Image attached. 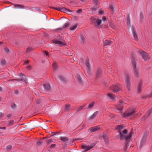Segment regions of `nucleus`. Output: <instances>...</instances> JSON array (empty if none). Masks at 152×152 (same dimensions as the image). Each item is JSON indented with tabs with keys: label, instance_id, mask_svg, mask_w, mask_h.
I'll list each match as a JSON object with an SVG mask.
<instances>
[{
	"label": "nucleus",
	"instance_id": "nucleus-49",
	"mask_svg": "<svg viewBox=\"0 0 152 152\" xmlns=\"http://www.w3.org/2000/svg\"><path fill=\"white\" fill-rule=\"evenodd\" d=\"M6 62V61L5 60H2L1 61V64L2 65L4 64Z\"/></svg>",
	"mask_w": 152,
	"mask_h": 152
},
{
	"label": "nucleus",
	"instance_id": "nucleus-17",
	"mask_svg": "<svg viewBox=\"0 0 152 152\" xmlns=\"http://www.w3.org/2000/svg\"><path fill=\"white\" fill-rule=\"evenodd\" d=\"M103 42L104 44V46H105L107 45H111L113 42L110 40L106 39L105 41H103Z\"/></svg>",
	"mask_w": 152,
	"mask_h": 152
},
{
	"label": "nucleus",
	"instance_id": "nucleus-7",
	"mask_svg": "<svg viewBox=\"0 0 152 152\" xmlns=\"http://www.w3.org/2000/svg\"><path fill=\"white\" fill-rule=\"evenodd\" d=\"M89 60L88 59H86L85 61V64L87 67V72L89 75L91 73V71L90 69V66L89 63Z\"/></svg>",
	"mask_w": 152,
	"mask_h": 152
},
{
	"label": "nucleus",
	"instance_id": "nucleus-51",
	"mask_svg": "<svg viewBox=\"0 0 152 152\" xmlns=\"http://www.w3.org/2000/svg\"><path fill=\"white\" fill-rule=\"evenodd\" d=\"M11 107L12 108H14L15 107V104L14 103H12L11 104Z\"/></svg>",
	"mask_w": 152,
	"mask_h": 152
},
{
	"label": "nucleus",
	"instance_id": "nucleus-11",
	"mask_svg": "<svg viewBox=\"0 0 152 152\" xmlns=\"http://www.w3.org/2000/svg\"><path fill=\"white\" fill-rule=\"evenodd\" d=\"M53 42L55 44H58L61 46H63L66 45V43L64 41L62 42L58 40L55 39L53 40Z\"/></svg>",
	"mask_w": 152,
	"mask_h": 152
},
{
	"label": "nucleus",
	"instance_id": "nucleus-54",
	"mask_svg": "<svg viewBox=\"0 0 152 152\" xmlns=\"http://www.w3.org/2000/svg\"><path fill=\"white\" fill-rule=\"evenodd\" d=\"M14 93L15 94L18 95V94L19 93L18 91V90H15L14 91Z\"/></svg>",
	"mask_w": 152,
	"mask_h": 152
},
{
	"label": "nucleus",
	"instance_id": "nucleus-22",
	"mask_svg": "<svg viewBox=\"0 0 152 152\" xmlns=\"http://www.w3.org/2000/svg\"><path fill=\"white\" fill-rule=\"evenodd\" d=\"M131 55L132 56V60H134L136 62V56L135 53L134 52H132L131 53Z\"/></svg>",
	"mask_w": 152,
	"mask_h": 152
},
{
	"label": "nucleus",
	"instance_id": "nucleus-47",
	"mask_svg": "<svg viewBox=\"0 0 152 152\" xmlns=\"http://www.w3.org/2000/svg\"><path fill=\"white\" fill-rule=\"evenodd\" d=\"M12 147V146L11 145H9L7 146L6 147V149L9 150L10 148H11Z\"/></svg>",
	"mask_w": 152,
	"mask_h": 152
},
{
	"label": "nucleus",
	"instance_id": "nucleus-41",
	"mask_svg": "<svg viewBox=\"0 0 152 152\" xmlns=\"http://www.w3.org/2000/svg\"><path fill=\"white\" fill-rule=\"evenodd\" d=\"M63 28H63V27L61 28H59L56 29L55 31H59L62 30Z\"/></svg>",
	"mask_w": 152,
	"mask_h": 152
},
{
	"label": "nucleus",
	"instance_id": "nucleus-21",
	"mask_svg": "<svg viewBox=\"0 0 152 152\" xmlns=\"http://www.w3.org/2000/svg\"><path fill=\"white\" fill-rule=\"evenodd\" d=\"M152 110L151 109L149 110L147 112V113L143 116V117L145 118H147L151 113Z\"/></svg>",
	"mask_w": 152,
	"mask_h": 152
},
{
	"label": "nucleus",
	"instance_id": "nucleus-38",
	"mask_svg": "<svg viewBox=\"0 0 152 152\" xmlns=\"http://www.w3.org/2000/svg\"><path fill=\"white\" fill-rule=\"evenodd\" d=\"M102 20L104 22H105L107 20V18L105 16H104L102 17Z\"/></svg>",
	"mask_w": 152,
	"mask_h": 152
},
{
	"label": "nucleus",
	"instance_id": "nucleus-40",
	"mask_svg": "<svg viewBox=\"0 0 152 152\" xmlns=\"http://www.w3.org/2000/svg\"><path fill=\"white\" fill-rule=\"evenodd\" d=\"M83 106H80L79 108H77V111H79L81 110H82L83 108Z\"/></svg>",
	"mask_w": 152,
	"mask_h": 152
},
{
	"label": "nucleus",
	"instance_id": "nucleus-44",
	"mask_svg": "<svg viewBox=\"0 0 152 152\" xmlns=\"http://www.w3.org/2000/svg\"><path fill=\"white\" fill-rule=\"evenodd\" d=\"M127 130L126 129L123 130L122 132V133L124 134H126L127 133Z\"/></svg>",
	"mask_w": 152,
	"mask_h": 152
},
{
	"label": "nucleus",
	"instance_id": "nucleus-48",
	"mask_svg": "<svg viewBox=\"0 0 152 152\" xmlns=\"http://www.w3.org/2000/svg\"><path fill=\"white\" fill-rule=\"evenodd\" d=\"M42 143V142L41 141L39 140L37 142V144L39 145H40Z\"/></svg>",
	"mask_w": 152,
	"mask_h": 152
},
{
	"label": "nucleus",
	"instance_id": "nucleus-13",
	"mask_svg": "<svg viewBox=\"0 0 152 152\" xmlns=\"http://www.w3.org/2000/svg\"><path fill=\"white\" fill-rule=\"evenodd\" d=\"M61 11L64 12L68 14H70L71 12L73 11L70 10L69 9H66L65 7H63L61 8Z\"/></svg>",
	"mask_w": 152,
	"mask_h": 152
},
{
	"label": "nucleus",
	"instance_id": "nucleus-25",
	"mask_svg": "<svg viewBox=\"0 0 152 152\" xmlns=\"http://www.w3.org/2000/svg\"><path fill=\"white\" fill-rule=\"evenodd\" d=\"M14 5L15 7L17 8L25 9L26 8L20 4L15 5Z\"/></svg>",
	"mask_w": 152,
	"mask_h": 152
},
{
	"label": "nucleus",
	"instance_id": "nucleus-33",
	"mask_svg": "<svg viewBox=\"0 0 152 152\" xmlns=\"http://www.w3.org/2000/svg\"><path fill=\"white\" fill-rule=\"evenodd\" d=\"M101 72V70L100 69H99L97 72L96 76L97 77H99Z\"/></svg>",
	"mask_w": 152,
	"mask_h": 152
},
{
	"label": "nucleus",
	"instance_id": "nucleus-5",
	"mask_svg": "<svg viewBox=\"0 0 152 152\" xmlns=\"http://www.w3.org/2000/svg\"><path fill=\"white\" fill-rule=\"evenodd\" d=\"M135 112L134 110H132L130 111H127L125 112L124 113L121 114V115L124 118H127L131 116H133L134 115Z\"/></svg>",
	"mask_w": 152,
	"mask_h": 152
},
{
	"label": "nucleus",
	"instance_id": "nucleus-31",
	"mask_svg": "<svg viewBox=\"0 0 152 152\" xmlns=\"http://www.w3.org/2000/svg\"><path fill=\"white\" fill-rule=\"evenodd\" d=\"M123 126L121 125H117L116 127V128L117 129L119 130V131L121 132L120 130L123 129ZM119 131H118V132Z\"/></svg>",
	"mask_w": 152,
	"mask_h": 152
},
{
	"label": "nucleus",
	"instance_id": "nucleus-45",
	"mask_svg": "<svg viewBox=\"0 0 152 152\" xmlns=\"http://www.w3.org/2000/svg\"><path fill=\"white\" fill-rule=\"evenodd\" d=\"M42 128L43 129H47L48 128V126H47L45 124H44L42 125Z\"/></svg>",
	"mask_w": 152,
	"mask_h": 152
},
{
	"label": "nucleus",
	"instance_id": "nucleus-32",
	"mask_svg": "<svg viewBox=\"0 0 152 152\" xmlns=\"http://www.w3.org/2000/svg\"><path fill=\"white\" fill-rule=\"evenodd\" d=\"M76 78L77 81L81 83L82 82V79L80 76L79 75H77L76 76Z\"/></svg>",
	"mask_w": 152,
	"mask_h": 152
},
{
	"label": "nucleus",
	"instance_id": "nucleus-14",
	"mask_svg": "<svg viewBox=\"0 0 152 152\" xmlns=\"http://www.w3.org/2000/svg\"><path fill=\"white\" fill-rule=\"evenodd\" d=\"M99 129V126H96L90 128L88 130L89 132L91 133L94 131L97 130Z\"/></svg>",
	"mask_w": 152,
	"mask_h": 152
},
{
	"label": "nucleus",
	"instance_id": "nucleus-52",
	"mask_svg": "<svg viewBox=\"0 0 152 152\" xmlns=\"http://www.w3.org/2000/svg\"><path fill=\"white\" fill-rule=\"evenodd\" d=\"M12 115V114L11 113L8 114L7 115V117L9 118L11 117Z\"/></svg>",
	"mask_w": 152,
	"mask_h": 152
},
{
	"label": "nucleus",
	"instance_id": "nucleus-50",
	"mask_svg": "<svg viewBox=\"0 0 152 152\" xmlns=\"http://www.w3.org/2000/svg\"><path fill=\"white\" fill-rule=\"evenodd\" d=\"M4 50L6 53H7L9 51V49L7 48H4Z\"/></svg>",
	"mask_w": 152,
	"mask_h": 152
},
{
	"label": "nucleus",
	"instance_id": "nucleus-10",
	"mask_svg": "<svg viewBox=\"0 0 152 152\" xmlns=\"http://www.w3.org/2000/svg\"><path fill=\"white\" fill-rule=\"evenodd\" d=\"M19 75L21 77V78L20 79H15V80H21L24 82L25 83H26L28 77L25 76L22 73H20Z\"/></svg>",
	"mask_w": 152,
	"mask_h": 152
},
{
	"label": "nucleus",
	"instance_id": "nucleus-57",
	"mask_svg": "<svg viewBox=\"0 0 152 152\" xmlns=\"http://www.w3.org/2000/svg\"><path fill=\"white\" fill-rule=\"evenodd\" d=\"M4 115V114L2 112H0V118H2Z\"/></svg>",
	"mask_w": 152,
	"mask_h": 152
},
{
	"label": "nucleus",
	"instance_id": "nucleus-1",
	"mask_svg": "<svg viewBox=\"0 0 152 152\" xmlns=\"http://www.w3.org/2000/svg\"><path fill=\"white\" fill-rule=\"evenodd\" d=\"M118 132L119 133V134L117 136V138H119L121 140L125 139L126 140L130 139L132 137V134H133V132L132 131H131L129 132V135L126 137L121 132L119 131Z\"/></svg>",
	"mask_w": 152,
	"mask_h": 152
},
{
	"label": "nucleus",
	"instance_id": "nucleus-23",
	"mask_svg": "<svg viewBox=\"0 0 152 152\" xmlns=\"http://www.w3.org/2000/svg\"><path fill=\"white\" fill-rule=\"evenodd\" d=\"M71 107V105L69 104H66L65 105L64 110L65 111H68Z\"/></svg>",
	"mask_w": 152,
	"mask_h": 152
},
{
	"label": "nucleus",
	"instance_id": "nucleus-20",
	"mask_svg": "<svg viewBox=\"0 0 152 152\" xmlns=\"http://www.w3.org/2000/svg\"><path fill=\"white\" fill-rule=\"evenodd\" d=\"M102 23V20L99 19H97L96 20L95 24L97 26H99Z\"/></svg>",
	"mask_w": 152,
	"mask_h": 152
},
{
	"label": "nucleus",
	"instance_id": "nucleus-56",
	"mask_svg": "<svg viewBox=\"0 0 152 152\" xmlns=\"http://www.w3.org/2000/svg\"><path fill=\"white\" fill-rule=\"evenodd\" d=\"M29 62V60H27V61H25L24 62V63H23V65H25V64H27Z\"/></svg>",
	"mask_w": 152,
	"mask_h": 152
},
{
	"label": "nucleus",
	"instance_id": "nucleus-62",
	"mask_svg": "<svg viewBox=\"0 0 152 152\" xmlns=\"http://www.w3.org/2000/svg\"><path fill=\"white\" fill-rule=\"evenodd\" d=\"M40 103V100H38L37 101V104H39Z\"/></svg>",
	"mask_w": 152,
	"mask_h": 152
},
{
	"label": "nucleus",
	"instance_id": "nucleus-42",
	"mask_svg": "<svg viewBox=\"0 0 152 152\" xmlns=\"http://www.w3.org/2000/svg\"><path fill=\"white\" fill-rule=\"evenodd\" d=\"M57 64L56 62H54L53 64V66L55 69H56L57 67Z\"/></svg>",
	"mask_w": 152,
	"mask_h": 152
},
{
	"label": "nucleus",
	"instance_id": "nucleus-2",
	"mask_svg": "<svg viewBox=\"0 0 152 152\" xmlns=\"http://www.w3.org/2000/svg\"><path fill=\"white\" fill-rule=\"evenodd\" d=\"M129 75L127 73H124L125 80L126 84L127 87L129 90L130 88V82L129 77Z\"/></svg>",
	"mask_w": 152,
	"mask_h": 152
},
{
	"label": "nucleus",
	"instance_id": "nucleus-53",
	"mask_svg": "<svg viewBox=\"0 0 152 152\" xmlns=\"http://www.w3.org/2000/svg\"><path fill=\"white\" fill-rule=\"evenodd\" d=\"M110 26L113 28H114V27H115V26L112 23H111L110 24Z\"/></svg>",
	"mask_w": 152,
	"mask_h": 152
},
{
	"label": "nucleus",
	"instance_id": "nucleus-61",
	"mask_svg": "<svg viewBox=\"0 0 152 152\" xmlns=\"http://www.w3.org/2000/svg\"><path fill=\"white\" fill-rule=\"evenodd\" d=\"M110 7L111 8V10L112 11H113L114 8H113V6L112 5H110Z\"/></svg>",
	"mask_w": 152,
	"mask_h": 152
},
{
	"label": "nucleus",
	"instance_id": "nucleus-12",
	"mask_svg": "<svg viewBox=\"0 0 152 152\" xmlns=\"http://www.w3.org/2000/svg\"><path fill=\"white\" fill-rule=\"evenodd\" d=\"M124 104V103L122 101L120 100L118 103L117 105L116 106V108L117 110L121 111L122 110V108L121 106Z\"/></svg>",
	"mask_w": 152,
	"mask_h": 152
},
{
	"label": "nucleus",
	"instance_id": "nucleus-64",
	"mask_svg": "<svg viewBox=\"0 0 152 152\" xmlns=\"http://www.w3.org/2000/svg\"><path fill=\"white\" fill-rule=\"evenodd\" d=\"M148 97H152V92L151 94L150 95L148 96Z\"/></svg>",
	"mask_w": 152,
	"mask_h": 152
},
{
	"label": "nucleus",
	"instance_id": "nucleus-43",
	"mask_svg": "<svg viewBox=\"0 0 152 152\" xmlns=\"http://www.w3.org/2000/svg\"><path fill=\"white\" fill-rule=\"evenodd\" d=\"M144 17V16L143 13L142 12H140V19H142Z\"/></svg>",
	"mask_w": 152,
	"mask_h": 152
},
{
	"label": "nucleus",
	"instance_id": "nucleus-60",
	"mask_svg": "<svg viewBox=\"0 0 152 152\" xmlns=\"http://www.w3.org/2000/svg\"><path fill=\"white\" fill-rule=\"evenodd\" d=\"M61 7H58V8H56V10H57L58 11H61Z\"/></svg>",
	"mask_w": 152,
	"mask_h": 152
},
{
	"label": "nucleus",
	"instance_id": "nucleus-3",
	"mask_svg": "<svg viewBox=\"0 0 152 152\" xmlns=\"http://www.w3.org/2000/svg\"><path fill=\"white\" fill-rule=\"evenodd\" d=\"M132 66L134 70V75L137 78L139 77V72L138 69L136 68V62L134 60H132Z\"/></svg>",
	"mask_w": 152,
	"mask_h": 152
},
{
	"label": "nucleus",
	"instance_id": "nucleus-36",
	"mask_svg": "<svg viewBox=\"0 0 152 152\" xmlns=\"http://www.w3.org/2000/svg\"><path fill=\"white\" fill-rule=\"evenodd\" d=\"M33 48L31 47H29L27 48L26 52H27L32 51Z\"/></svg>",
	"mask_w": 152,
	"mask_h": 152
},
{
	"label": "nucleus",
	"instance_id": "nucleus-63",
	"mask_svg": "<svg viewBox=\"0 0 152 152\" xmlns=\"http://www.w3.org/2000/svg\"><path fill=\"white\" fill-rule=\"evenodd\" d=\"M44 52L46 55L48 56V52H47L46 51H44Z\"/></svg>",
	"mask_w": 152,
	"mask_h": 152
},
{
	"label": "nucleus",
	"instance_id": "nucleus-27",
	"mask_svg": "<svg viewBox=\"0 0 152 152\" xmlns=\"http://www.w3.org/2000/svg\"><path fill=\"white\" fill-rule=\"evenodd\" d=\"M70 24V22H68L67 23H66L63 26V28H67L69 26Z\"/></svg>",
	"mask_w": 152,
	"mask_h": 152
},
{
	"label": "nucleus",
	"instance_id": "nucleus-58",
	"mask_svg": "<svg viewBox=\"0 0 152 152\" xmlns=\"http://www.w3.org/2000/svg\"><path fill=\"white\" fill-rule=\"evenodd\" d=\"M56 146V145L55 144H52L51 145V146L50 147L52 148H54Z\"/></svg>",
	"mask_w": 152,
	"mask_h": 152
},
{
	"label": "nucleus",
	"instance_id": "nucleus-15",
	"mask_svg": "<svg viewBox=\"0 0 152 152\" xmlns=\"http://www.w3.org/2000/svg\"><path fill=\"white\" fill-rule=\"evenodd\" d=\"M44 89L45 91H49L50 89V87L49 84L47 83L43 85Z\"/></svg>",
	"mask_w": 152,
	"mask_h": 152
},
{
	"label": "nucleus",
	"instance_id": "nucleus-8",
	"mask_svg": "<svg viewBox=\"0 0 152 152\" xmlns=\"http://www.w3.org/2000/svg\"><path fill=\"white\" fill-rule=\"evenodd\" d=\"M95 145V144L94 143H92L90 145H83L82 146V148L86 151H87L94 148Z\"/></svg>",
	"mask_w": 152,
	"mask_h": 152
},
{
	"label": "nucleus",
	"instance_id": "nucleus-55",
	"mask_svg": "<svg viewBox=\"0 0 152 152\" xmlns=\"http://www.w3.org/2000/svg\"><path fill=\"white\" fill-rule=\"evenodd\" d=\"M91 9L94 11H96V8L92 7L91 8Z\"/></svg>",
	"mask_w": 152,
	"mask_h": 152
},
{
	"label": "nucleus",
	"instance_id": "nucleus-9",
	"mask_svg": "<svg viewBox=\"0 0 152 152\" xmlns=\"http://www.w3.org/2000/svg\"><path fill=\"white\" fill-rule=\"evenodd\" d=\"M149 133L148 132H146L144 133L143 136L140 142V145L142 146L145 143L147 136L148 135Z\"/></svg>",
	"mask_w": 152,
	"mask_h": 152
},
{
	"label": "nucleus",
	"instance_id": "nucleus-26",
	"mask_svg": "<svg viewBox=\"0 0 152 152\" xmlns=\"http://www.w3.org/2000/svg\"><path fill=\"white\" fill-rule=\"evenodd\" d=\"M60 80L63 83H64L66 81V79L64 77L62 76H59Z\"/></svg>",
	"mask_w": 152,
	"mask_h": 152
},
{
	"label": "nucleus",
	"instance_id": "nucleus-29",
	"mask_svg": "<svg viewBox=\"0 0 152 152\" xmlns=\"http://www.w3.org/2000/svg\"><path fill=\"white\" fill-rule=\"evenodd\" d=\"M98 112L97 111L95 112L91 115L90 118L91 119H93L98 114Z\"/></svg>",
	"mask_w": 152,
	"mask_h": 152
},
{
	"label": "nucleus",
	"instance_id": "nucleus-28",
	"mask_svg": "<svg viewBox=\"0 0 152 152\" xmlns=\"http://www.w3.org/2000/svg\"><path fill=\"white\" fill-rule=\"evenodd\" d=\"M126 20H127V23L128 26H130V19H129V15H128L126 16Z\"/></svg>",
	"mask_w": 152,
	"mask_h": 152
},
{
	"label": "nucleus",
	"instance_id": "nucleus-35",
	"mask_svg": "<svg viewBox=\"0 0 152 152\" xmlns=\"http://www.w3.org/2000/svg\"><path fill=\"white\" fill-rule=\"evenodd\" d=\"M94 104V102H92L90 104L88 105V106L87 107V108H90L92 107H93Z\"/></svg>",
	"mask_w": 152,
	"mask_h": 152
},
{
	"label": "nucleus",
	"instance_id": "nucleus-4",
	"mask_svg": "<svg viewBox=\"0 0 152 152\" xmlns=\"http://www.w3.org/2000/svg\"><path fill=\"white\" fill-rule=\"evenodd\" d=\"M139 52L145 61H146L147 60L150 59V56L147 53L145 52L142 50H140L139 51Z\"/></svg>",
	"mask_w": 152,
	"mask_h": 152
},
{
	"label": "nucleus",
	"instance_id": "nucleus-37",
	"mask_svg": "<svg viewBox=\"0 0 152 152\" xmlns=\"http://www.w3.org/2000/svg\"><path fill=\"white\" fill-rule=\"evenodd\" d=\"M77 27V25H75L74 26H72L70 28V29L71 30H74Z\"/></svg>",
	"mask_w": 152,
	"mask_h": 152
},
{
	"label": "nucleus",
	"instance_id": "nucleus-18",
	"mask_svg": "<svg viewBox=\"0 0 152 152\" xmlns=\"http://www.w3.org/2000/svg\"><path fill=\"white\" fill-rule=\"evenodd\" d=\"M107 96L111 99L113 100H116L117 97H116L114 95L111 94L110 93H109L107 94Z\"/></svg>",
	"mask_w": 152,
	"mask_h": 152
},
{
	"label": "nucleus",
	"instance_id": "nucleus-19",
	"mask_svg": "<svg viewBox=\"0 0 152 152\" xmlns=\"http://www.w3.org/2000/svg\"><path fill=\"white\" fill-rule=\"evenodd\" d=\"M132 33L134 39L137 40L138 39V37L137 36L135 28H133Z\"/></svg>",
	"mask_w": 152,
	"mask_h": 152
},
{
	"label": "nucleus",
	"instance_id": "nucleus-30",
	"mask_svg": "<svg viewBox=\"0 0 152 152\" xmlns=\"http://www.w3.org/2000/svg\"><path fill=\"white\" fill-rule=\"evenodd\" d=\"M61 140L63 142H65L68 140L69 139L66 137H63L61 138Z\"/></svg>",
	"mask_w": 152,
	"mask_h": 152
},
{
	"label": "nucleus",
	"instance_id": "nucleus-16",
	"mask_svg": "<svg viewBox=\"0 0 152 152\" xmlns=\"http://www.w3.org/2000/svg\"><path fill=\"white\" fill-rule=\"evenodd\" d=\"M142 83L141 82H140L138 84L137 88V90L138 93H140L141 92L142 90Z\"/></svg>",
	"mask_w": 152,
	"mask_h": 152
},
{
	"label": "nucleus",
	"instance_id": "nucleus-59",
	"mask_svg": "<svg viewBox=\"0 0 152 152\" xmlns=\"http://www.w3.org/2000/svg\"><path fill=\"white\" fill-rule=\"evenodd\" d=\"M82 12V10L81 9H79L77 10V13H80L81 12Z\"/></svg>",
	"mask_w": 152,
	"mask_h": 152
},
{
	"label": "nucleus",
	"instance_id": "nucleus-24",
	"mask_svg": "<svg viewBox=\"0 0 152 152\" xmlns=\"http://www.w3.org/2000/svg\"><path fill=\"white\" fill-rule=\"evenodd\" d=\"M80 40L81 43H84L86 41V38L82 35L80 36Z\"/></svg>",
	"mask_w": 152,
	"mask_h": 152
},
{
	"label": "nucleus",
	"instance_id": "nucleus-39",
	"mask_svg": "<svg viewBox=\"0 0 152 152\" xmlns=\"http://www.w3.org/2000/svg\"><path fill=\"white\" fill-rule=\"evenodd\" d=\"M47 142H48V144L51 143V142L53 141V140L52 139H49L47 140Z\"/></svg>",
	"mask_w": 152,
	"mask_h": 152
},
{
	"label": "nucleus",
	"instance_id": "nucleus-6",
	"mask_svg": "<svg viewBox=\"0 0 152 152\" xmlns=\"http://www.w3.org/2000/svg\"><path fill=\"white\" fill-rule=\"evenodd\" d=\"M121 86L120 84L113 86L111 88V90L114 92H116L121 90Z\"/></svg>",
	"mask_w": 152,
	"mask_h": 152
},
{
	"label": "nucleus",
	"instance_id": "nucleus-46",
	"mask_svg": "<svg viewBox=\"0 0 152 152\" xmlns=\"http://www.w3.org/2000/svg\"><path fill=\"white\" fill-rule=\"evenodd\" d=\"M98 14L100 15H102L103 14V12L102 10H100L98 12Z\"/></svg>",
	"mask_w": 152,
	"mask_h": 152
},
{
	"label": "nucleus",
	"instance_id": "nucleus-34",
	"mask_svg": "<svg viewBox=\"0 0 152 152\" xmlns=\"http://www.w3.org/2000/svg\"><path fill=\"white\" fill-rule=\"evenodd\" d=\"M14 124V121L13 120H11L9 121V124L8 126H11L13 125Z\"/></svg>",
	"mask_w": 152,
	"mask_h": 152
}]
</instances>
